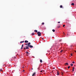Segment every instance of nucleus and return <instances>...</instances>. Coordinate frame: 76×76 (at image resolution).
Listing matches in <instances>:
<instances>
[{
	"label": "nucleus",
	"mask_w": 76,
	"mask_h": 76,
	"mask_svg": "<svg viewBox=\"0 0 76 76\" xmlns=\"http://www.w3.org/2000/svg\"><path fill=\"white\" fill-rule=\"evenodd\" d=\"M22 48H23V47H21V50H22Z\"/></svg>",
	"instance_id": "25"
},
{
	"label": "nucleus",
	"mask_w": 76,
	"mask_h": 76,
	"mask_svg": "<svg viewBox=\"0 0 76 76\" xmlns=\"http://www.w3.org/2000/svg\"><path fill=\"white\" fill-rule=\"evenodd\" d=\"M25 43H27H27H28V41H27V40H25Z\"/></svg>",
	"instance_id": "6"
},
{
	"label": "nucleus",
	"mask_w": 76,
	"mask_h": 76,
	"mask_svg": "<svg viewBox=\"0 0 76 76\" xmlns=\"http://www.w3.org/2000/svg\"><path fill=\"white\" fill-rule=\"evenodd\" d=\"M54 69H55V68L54 67L53 68Z\"/></svg>",
	"instance_id": "38"
},
{
	"label": "nucleus",
	"mask_w": 76,
	"mask_h": 76,
	"mask_svg": "<svg viewBox=\"0 0 76 76\" xmlns=\"http://www.w3.org/2000/svg\"><path fill=\"white\" fill-rule=\"evenodd\" d=\"M61 75H63V73L62 72H61Z\"/></svg>",
	"instance_id": "21"
},
{
	"label": "nucleus",
	"mask_w": 76,
	"mask_h": 76,
	"mask_svg": "<svg viewBox=\"0 0 76 76\" xmlns=\"http://www.w3.org/2000/svg\"><path fill=\"white\" fill-rule=\"evenodd\" d=\"M75 4H74V3H72L71 4V5H72V6H74Z\"/></svg>",
	"instance_id": "12"
},
{
	"label": "nucleus",
	"mask_w": 76,
	"mask_h": 76,
	"mask_svg": "<svg viewBox=\"0 0 76 76\" xmlns=\"http://www.w3.org/2000/svg\"><path fill=\"white\" fill-rule=\"evenodd\" d=\"M40 72L42 73V71H41Z\"/></svg>",
	"instance_id": "29"
},
{
	"label": "nucleus",
	"mask_w": 76,
	"mask_h": 76,
	"mask_svg": "<svg viewBox=\"0 0 76 76\" xmlns=\"http://www.w3.org/2000/svg\"><path fill=\"white\" fill-rule=\"evenodd\" d=\"M58 23H60V22H58Z\"/></svg>",
	"instance_id": "32"
},
{
	"label": "nucleus",
	"mask_w": 76,
	"mask_h": 76,
	"mask_svg": "<svg viewBox=\"0 0 76 76\" xmlns=\"http://www.w3.org/2000/svg\"><path fill=\"white\" fill-rule=\"evenodd\" d=\"M28 47H29L30 48H33V46H31L30 45H28Z\"/></svg>",
	"instance_id": "2"
},
{
	"label": "nucleus",
	"mask_w": 76,
	"mask_h": 76,
	"mask_svg": "<svg viewBox=\"0 0 76 76\" xmlns=\"http://www.w3.org/2000/svg\"><path fill=\"white\" fill-rule=\"evenodd\" d=\"M23 42H24V41H21L20 42V44H21V43H22Z\"/></svg>",
	"instance_id": "10"
},
{
	"label": "nucleus",
	"mask_w": 76,
	"mask_h": 76,
	"mask_svg": "<svg viewBox=\"0 0 76 76\" xmlns=\"http://www.w3.org/2000/svg\"><path fill=\"white\" fill-rule=\"evenodd\" d=\"M43 40H44V38H42Z\"/></svg>",
	"instance_id": "34"
},
{
	"label": "nucleus",
	"mask_w": 76,
	"mask_h": 76,
	"mask_svg": "<svg viewBox=\"0 0 76 76\" xmlns=\"http://www.w3.org/2000/svg\"><path fill=\"white\" fill-rule=\"evenodd\" d=\"M37 34H38V36L39 37L41 35V33L39 32V31H38L37 33Z\"/></svg>",
	"instance_id": "1"
},
{
	"label": "nucleus",
	"mask_w": 76,
	"mask_h": 76,
	"mask_svg": "<svg viewBox=\"0 0 76 76\" xmlns=\"http://www.w3.org/2000/svg\"><path fill=\"white\" fill-rule=\"evenodd\" d=\"M70 65L71 66H73V64H71Z\"/></svg>",
	"instance_id": "20"
},
{
	"label": "nucleus",
	"mask_w": 76,
	"mask_h": 76,
	"mask_svg": "<svg viewBox=\"0 0 76 76\" xmlns=\"http://www.w3.org/2000/svg\"><path fill=\"white\" fill-rule=\"evenodd\" d=\"M71 47H72V46H71Z\"/></svg>",
	"instance_id": "40"
},
{
	"label": "nucleus",
	"mask_w": 76,
	"mask_h": 76,
	"mask_svg": "<svg viewBox=\"0 0 76 76\" xmlns=\"http://www.w3.org/2000/svg\"><path fill=\"white\" fill-rule=\"evenodd\" d=\"M60 8H62V7H63V6H62V5H60Z\"/></svg>",
	"instance_id": "13"
},
{
	"label": "nucleus",
	"mask_w": 76,
	"mask_h": 76,
	"mask_svg": "<svg viewBox=\"0 0 76 76\" xmlns=\"http://www.w3.org/2000/svg\"><path fill=\"white\" fill-rule=\"evenodd\" d=\"M30 44H31L30 42H29L27 44V45H30Z\"/></svg>",
	"instance_id": "9"
},
{
	"label": "nucleus",
	"mask_w": 76,
	"mask_h": 76,
	"mask_svg": "<svg viewBox=\"0 0 76 76\" xmlns=\"http://www.w3.org/2000/svg\"><path fill=\"white\" fill-rule=\"evenodd\" d=\"M65 65H69V64L68 63H66L65 64Z\"/></svg>",
	"instance_id": "7"
},
{
	"label": "nucleus",
	"mask_w": 76,
	"mask_h": 76,
	"mask_svg": "<svg viewBox=\"0 0 76 76\" xmlns=\"http://www.w3.org/2000/svg\"><path fill=\"white\" fill-rule=\"evenodd\" d=\"M68 69H70V66H68Z\"/></svg>",
	"instance_id": "22"
},
{
	"label": "nucleus",
	"mask_w": 76,
	"mask_h": 76,
	"mask_svg": "<svg viewBox=\"0 0 76 76\" xmlns=\"http://www.w3.org/2000/svg\"><path fill=\"white\" fill-rule=\"evenodd\" d=\"M31 70H33V68H32Z\"/></svg>",
	"instance_id": "37"
},
{
	"label": "nucleus",
	"mask_w": 76,
	"mask_h": 76,
	"mask_svg": "<svg viewBox=\"0 0 76 76\" xmlns=\"http://www.w3.org/2000/svg\"><path fill=\"white\" fill-rule=\"evenodd\" d=\"M34 32H38V31L37 30H34Z\"/></svg>",
	"instance_id": "8"
},
{
	"label": "nucleus",
	"mask_w": 76,
	"mask_h": 76,
	"mask_svg": "<svg viewBox=\"0 0 76 76\" xmlns=\"http://www.w3.org/2000/svg\"><path fill=\"white\" fill-rule=\"evenodd\" d=\"M26 49H29V48L27 47V46H26Z\"/></svg>",
	"instance_id": "11"
},
{
	"label": "nucleus",
	"mask_w": 76,
	"mask_h": 76,
	"mask_svg": "<svg viewBox=\"0 0 76 76\" xmlns=\"http://www.w3.org/2000/svg\"><path fill=\"white\" fill-rule=\"evenodd\" d=\"M26 53L27 54V56H28V55L29 54V52H26Z\"/></svg>",
	"instance_id": "3"
},
{
	"label": "nucleus",
	"mask_w": 76,
	"mask_h": 76,
	"mask_svg": "<svg viewBox=\"0 0 76 76\" xmlns=\"http://www.w3.org/2000/svg\"><path fill=\"white\" fill-rule=\"evenodd\" d=\"M23 68H24V67H23Z\"/></svg>",
	"instance_id": "39"
},
{
	"label": "nucleus",
	"mask_w": 76,
	"mask_h": 76,
	"mask_svg": "<svg viewBox=\"0 0 76 76\" xmlns=\"http://www.w3.org/2000/svg\"><path fill=\"white\" fill-rule=\"evenodd\" d=\"M27 45V44H26V45Z\"/></svg>",
	"instance_id": "33"
},
{
	"label": "nucleus",
	"mask_w": 76,
	"mask_h": 76,
	"mask_svg": "<svg viewBox=\"0 0 76 76\" xmlns=\"http://www.w3.org/2000/svg\"><path fill=\"white\" fill-rule=\"evenodd\" d=\"M73 69H72V71L73 72L74 71V69H75V67H73Z\"/></svg>",
	"instance_id": "15"
},
{
	"label": "nucleus",
	"mask_w": 76,
	"mask_h": 76,
	"mask_svg": "<svg viewBox=\"0 0 76 76\" xmlns=\"http://www.w3.org/2000/svg\"><path fill=\"white\" fill-rule=\"evenodd\" d=\"M65 26V25H63V27H64Z\"/></svg>",
	"instance_id": "23"
},
{
	"label": "nucleus",
	"mask_w": 76,
	"mask_h": 76,
	"mask_svg": "<svg viewBox=\"0 0 76 76\" xmlns=\"http://www.w3.org/2000/svg\"><path fill=\"white\" fill-rule=\"evenodd\" d=\"M36 73L35 72L32 75V76H35V74Z\"/></svg>",
	"instance_id": "5"
},
{
	"label": "nucleus",
	"mask_w": 76,
	"mask_h": 76,
	"mask_svg": "<svg viewBox=\"0 0 76 76\" xmlns=\"http://www.w3.org/2000/svg\"><path fill=\"white\" fill-rule=\"evenodd\" d=\"M16 58V57H15V58Z\"/></svg>",
	"instance_id": "35"
},
{
	"label": "nucleus",
	"mask_w": 76,
	"mask_h": 76,
	"mask_svg": "<svg viewBox=\"0 0 76 76\" xmlns=\"http://www.w3.org/2000/svg\"><path fill=\"white\" fill-rule=\"evenodd\" d=\"M52 31H53V32H55V30L54 29H53L52 30Z\"/></svg>",
	"instance_id": "17"
},
{
	"label": "nucleus",
	"mask_w": 76,
	"mask_h": 76,
	"mask_svg": "<svg viewBox=\"0 0 76 76\" xmlns=\"http://www.w3.org/2000/svg\"><path fill=\"white\" fill-rule=\"evenodd\" d=\"M40 63H42V60H41V59H40Z\"/></svg>",
	"instance_id": "14"
},
{
	"label": "nucleus",
	"mask_w": 76,
	"mask_h": 76,
	"mask_svg": "<svg viewBox=\"0 0 76 76\" xmlns=\"http://www.w3.org/2000/svg\"><path fill=\"white\" fill-rule=\"evenodd\" d=\"M75 52H76V51H75Z\"/></svg>",
	"instance_id": "41"
},
{
	"label": "nucleus",
	"mask_w": 76,
	"mask_h": 76,
	"mask_svg": "<svg viewBox=\"0 0 76 76\" xmlns=\"http://www.w3.org/2000/svg\"><path fill=\"white\" fill-rule=\"evenodd\" d=\"M60 27V26H57V28H59Z\"/></svg>",
	"instance_id": "16"
},
{
	"label": "nucleus",
	"mask_w": 76,
	"mask_h": 76,
	"mask_svg": "<svg viewBox=\"0 0 76 76\" xmlns=\"http://www.w3.org/2000/svg\"><path fill=\"white\" fill-rule=\"evenodd\" d=\"M57 75H60V73H59V72H58V71L57 72Z\"/></svg>",
	"instance_id": "4"
},
{
	"label": "nucleus",
	"mask_w": 76,
	"mask_h": 76,
	"mask_svg": "<svg viewBox=\"0 0 76 76\" xmlns=\"http://www.w3.org/2000/svg\"><path fill=\"white\" fill-rule=\"evenodd\" d=\"M34 34H35V33H32V35H34Z\"/></svg>",
	"instance_id": "19"
},
{
	"label": "nucleus",
	"mask_w": 76,
	"mask_h": 76,
	"mask_svg": "<svg viewBox=\"0 0 76 76\" xmlns=\"http://www.w3.org/2000/svg\"><path fill=\"white\" fill-rule=\"evenodd\" d=\"M39 69V67L38 69Z\"/></svg>",
	"instance_id": "36"
},
{
	"label": "nucleus",
	"mask_w": 76,
	"mask_h": 76,
	"mask_svg": "<svg viewBox=\"0 0 76 76\" xmlns=\"http://www.w3.org/2000/svg\"><path fill=\"white\" fill-rule=\"evenodd\" d=\"M42 25H44V23H42Z\"/></svg>",
	"instance_id": "18"
},
{
	"label": "nucleus",
	"mask_w": 76,
	"mask_h": 76,
	"mask_svg": "<svg viewBox=\"0 0 76 76\" xmlns=\"http://www.w3.org/2000/svg\"><path fill=\"white\" fill-rule=\"evenodd\" d=\"M63 50H61V52L62 53V51H63Z\"/></svg>",
	"instance_id": "27"
},
{
	"label": "nucleus",
	"mask_w": 76,
	"mask_h": 76,
	"mask_svg": "<svg viewBox=\"0 0 76 76\" xmlns=\"http://www.w3.org/2000/svg\"><path fill=\"white\" fill-rule=\"evenodd\" d=\"M72 63H75V62H72Z\"/></svg>",
	"instance_id": "31"
},
{
	"label": "nucleus",
	"mask_w": 76,
	"mask_h": 76,
	"mask_svg": "<svg viewBox=\"0 0 76 76\" xmlns=\"http://www.w3.org/2000/svg\"><path fill=\"white\" fill-rule=\"evenodd\" d=\"M0 71H2V69H0Z\"/></svg>",
	"instance_id": "28"
},
{
	"label": "nucleus",
	"mask_w": 76,
	"mask_h": 76,
	"mask_svg": "<svg viewBox=\"0 0 76 76\" xmlns=\"http://www.w3.org/2000/svg\"><path fill=\"white\" fill-rule=\"evenodd\" d=\"M26 49V48H24V50H25Z\"/></svg>",
	"instance_id": "30"
},
{
	"label": "nucleus",
	"mask_w": 76,
	"mask_h": 76,
	"mask_svg": "<svg viewBox=\"0 0 76 76\" xmlns=\"http://www.w3.org/2000/svg\"><path fill=\"white\" fill-rule=\"evenodd\" d=\"M22 47H23V44L22 45Z\"/></svg>",
	"instance_id": "24"
},
{
	"label": "nucleus",
	"mask_w": 76,
	"mask_h": 76,
	"mask_svg": "<svg viewBox=\"0 0 76 76\" xmlns=\"http://www.w3.org/2000/svg\"><path fill=\"white\" fill-rule=\"evenodd\" d=\"M71 56H73L72 53H71Z\"/></svg>",
	"instance_id": "26"
}]
</instances>
